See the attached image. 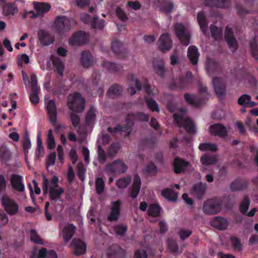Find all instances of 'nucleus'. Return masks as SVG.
<instances>
[{"instance_id": "51", "label": "nucleus", "mask_w": 258, "mask_h": 258, "mask_svg": "<svg viewBox=\"0 0 258 258\" xmlns=\"http://www.w3.org/2000/svg\"><path fill=\"white\" fill-rule=\"evenodd\" d=\"M120 147V144L118 143L112 144L107 150L108 156L109 157H113L118 153Z\"/></svg>"}, {"instance_id": "40", "label": "nucleus", "mask_w": 258, "mask_h": 258, "mask_svg": "<svg viewBox=\"0 0 258 258\" xmlns=\"http://www.w3.org/2000/svg\"><path fill=\"white\" fill-rule=\"evenodd\" d=\"M102 64L103 67L106 68L110 73H117L123 68L119 64H116L106 60L103 61Z\"/></svg>"}, {"instance_id": "42", "label": "nucleus", "mask_w": 258, "mask_h": 258, "mask_svg": "<svg viewBox=\"0 0 258 258\" xmlns=\"http://www.w3.org/2000/svg\"><path fill=\"white\" fill-rule=\"evenodd\" d=\"M11 157V153L7 146L4 144L0 147V159L3 162H8Z\"/></svg>"}, {"instance_id": "55", "label": "nucleus", "mask_w": 258, "mask_h": 258, "mask_svg": "<svg viewBox=\"0 0 258 258\" xmlns=\"http://www.w3.org/2000/svg\"><path fill=\"white\" fill-rule=\"evenodd\" d=\"M96 110L92 107H90L88 110L85 118L86 122L90 124L93 122L96 117Z\"/></svg>"}, {"instance_id": "21", "label": "nucleus", "mask_w": 258, "mask_h": 258, "mask_svg": "<svg viewBox=\"0 0 258 258\" xmlns=\"http://www.w3.org/2000/svg\"><path fill=\"white\" fill-rule=\"evenodd\" d=\"M127 79L130 82L134 83V86L130 84L127 89L128 92L131 95H133L136 93V90L141 91L142 88V85L140 81L133 74H130L127 76Z\"/></svg>"}, {"instance_id": "63", "label": "nucleus", "mask_w": 258, "mask_h": 258, "mask_svg": "<svg viewBox=\"0 0 258 258\" xmlns=\"http://www.w3.org/2000/svg\"><path fill=\"white\" fill-rule=\"evenodd\" d=\"M232 245L235 250L238 251L242 250V246L240 240L238 238L236 237H231L230 238Z\"/></svg>"}, {"instance_id": "22", "label": "nucleus", "mask_w": 258, "mask_h": 258, "mask_svg": "<svg viewBox=\"0 0 258 258\" xmlns=\"http://www.w3.org/2000/svg\"><path fill=\"white\" fill-rule=\"evenodd\" d=\"M10 181L13 188L19 192H23L24 190L25 186L22 182V176L18 174H13L11 176Z\"/></svg>"}, {"instance_id": "54", "label": "nucleus", "mask_w": 258, "mask_h": 258, "mask_svg": "<svg viewBox=\"0 0 258 258\" xmlns=\"http://www.w3.org/2000/svg\"><path fill=\"white\" fill-rule=\"evenodd\" d=\"M127 230L126 225L119 224L114 227V230L116 235L123 236L124 235Z\"/></svg>"}, {"instance_id": "24", "label": "nucleus", "mask_w": 258, "mask_h": 258, "mask_svg": "<svg viewBox=\"0 0 258 258\" xmlns=\"http://www.w3.org/2000/svg\"><path fill=\"white\" fill-rule=\"evenodd\" d=\"M80 62L85 68H88L94 63V59L91 52L88 50L82 51L80 57Z\"/></svg>"}, {"instance_id": "45", "label": "nucleus", "mask_w": 258, "mask_h": 258, "mask_svg": "<svg viewBox=\"0 0 258 258\" xmlns=\"http://www.w3.org/2000/svg\"><path fill=\"white\" fill-rule=\"evenodd\" d=\"M161 207L158 204H151L148 209V214L150 216L158 217L160 216Z\"/></svg>"}, {"instance_id": "7", "label": "nucleus", "mask_w": 258, "mask_h": 258, "mask_svg": "<svg viewBox=\"0 0 258 258\" xmlns=\"http://www.w3.org/2000/svg\"><path fill=\"white\" fill-rule=\"evenodd\" d=\"M173 118L179 127L182 126L189 134H194L196 132V126L190 118H184L183 114L175 113Z\"/></svg>"}, {"instance_id": "49", "label": "nucleus", "mask_w": 258, "mask_h": 258, "mask_svg": "<svg viewBox=\"0 0 258 258\" xmlns=\"http://www.w3.org/2000/svg\"><path fill=\"white\" fill-rule=\"evenodd\" d=\"M96 193L98 195H101L104 190L105 182L102 177H97L95 182Z\"/></svg>"}, {"instance_id": "20", "label": "nucleus", "mask_w": 258, "mask_h": 258, "mask_svg": "<svg viewBox=\"0 0 258 258\" xmlns=\"http://www.w3.org/2000/svg\"><path fill=\"white\" fill-rule=\"evenodd\" d=\"M46 109L50 122L54 125L56 122L57 111L55 103L53 100L48 101Z\"/></svg>"}, {"instance_id": "60", "label": "nucleus", "mask_w": 258, "mask_h": 258, "mask_svg": "<svg viewBox=\"0 0 258 258\" xmlns=\"http://www.w3.org/2000/svg\"><path fill=\"white\" fill-rule=\"evenodd\" d=\"M31 147V142L28 135L25 136L23 141V148L25 154V158H27L28 153V150Z\"/></svg>"}, {"instance_id": "16", "label": "nucleus", "mask_w": 258, "mask_h": 258, "mask_svg": "<svg viewBox=\"0 0 258 258\" xmlns=\"http://www.w3.org/2000/svg\"><path fill=\"white\" fill-rule=\"evenodd\" d=\"M70 246L73 250L74 254L76 256L82 255L86 251V244L79 238H74L71 242Z\"/></svg>"}, {"instance_id": "33", "label": "nucleus", "mask_w": 258, "mask_h": 258, "mask_svg": "<svg viewBox=\"0 0 258 258\" xmlns=\"http://www.w3.org/2000/svg\"><path fill=\"white\" fill-rule=\"evenodd\" d=\"M153 68L155 73L161 78H164L165 74L164 62L162 59H156L153 61Z\"/></svg>"}, {"instance_id": "8", "label": "nucleus", "mask_w": 258, "mask_h": 258, "mask_svg": "<svg viewBox=\"0 0 258 258\" xmlns=\"http://www.w3.org/2000/svg\"><path fill=\"white\" fill-rule=\"evenodd\" d=\"M192 80V75L191 72H187L185 76H180L178 78L174 79L170 85V88L171 89H183L187 87L191 83Z\"/></svg>"}, {"instance_id": "56", "label": "nucleus", "mask_w": 258, "mask_h": 258, "mask_svg": "<svg viewBox=\"0 0 258 258\" xmlns=\"http://www.w3.org/2000/svg\"><path fill=\"white\" fill-rule=\"evenodd\" d=\"M30 237L31 240L35 243L42 244L43 241L40 237L38 235L37 232L34 229H31L30 232Z\"/></svg>"}, {"instance_id": "32", "label": "nucleus", "mask_w": 258, "mask_h": 258, "mask_svg": "<svg viewBox=\"0 0 258 258\" xmlns=\"http://www.w3.org/2000/svg\"><path fill=\"white\" fill-rule=\"evenodd\" d=\"M211 225L218 230H225L228 226L227 220L221 217H216L214 218L211 222Z\"/></svg>"}, {"instance_id": "15", "label": "nucleus", "mask_w": 258, "mask_h": 258, "mask_svg": "<svg viewBox=\"0 0 258 258\" xmlns=\"http://www.w3.org/2000/svg\"><path fill=\"white\" fill-rule=\"evenodd\" d=\"M121 202L118 200L116 201L112 202L111 211L107 217V220L110 222L117 221L120 216Z\"/></svg>"}, {"instance_id": "23", "label": "nucleus", "mask_w": 258, "mask_h": 258, "mask_svg": "<svg viewBox=\"0 0 258 258\" xmlns=\"http://www.w3.org/2000/svg\"><path fill=\"white\" fill-rule=\"evenodd\" d=\"M58 178L55 175H54L50 180L44 177L42 185L43 194L45 195L48 193V187H49V188L58 187Z\"/></svg>"}, {"instance_id": "4", "label": "nucleus", "mask_w": 258, "mask_h": 258, "mask_svg": "<svg viewBox=\"0 0 258 258\" xmlns=\"http://www.w3.org/2000/svg\"><path fill=\"white\" fill-rule=\"evenodd\" d=\"M127 169V166L121 159H116L107 163L104 170L108 175H116L124 173Z\"/></svg>"}, {"instance_id": "31", "label": "nucleus", "mask_w": 258, "mask_h": 258, "mask_svg": "<svg viewBox=\"0 0 258 258\" xmlns=\"http://www.w3.org/2000/svg\"><path fill=\"white\" fill-rule=\"evenodd\" d=\"M3 10L6 16H14L18 12V8L15 3H5L3 7Z\"/></svg>"}, {"instance_id": "35", "label": "nucleus", "mask_w": 258, "mask_h": 258, "mask_svg": "<svg viewBox=\"0 0 258 258\" xmlns=\"http://www.w3.org/2000/svg\"><path fill=\"white\" fill-rule=\"evenodd\" d=\"M206 188V184L202 182H199L195 184L192 187V192L196 197L199 199H202L204 196Z\"/></svg>"}, {"instance_id": "46", "label": "nucleus", "mask_w": 258, "mask_h": 258, "mask_svg": "<svg viewBox=\"0 0 258 258\" xmlns=\"http://www.w3.org/2000/svg\"><path fill=\"white\" fill-rule=\"evenodd\" d=\"M52 63L55 68L56 72L59 75V76H62L63 75L64 68L63 63L58 57H54L52 59Z\"/></svg>"}, {"instance_id": "48", "label": "nucleus", "mask_w": 258, "mask_h": 258, "mask_svg": "<svg viewBox=\"0 0 258 258\" xmlns=\"http://www.w3.org/2000/svg\"><path fill=\"white\" fill-rule=\"evenodd\" d=\"M131 179V176L120 178L117 180L116 185L119 188H125L130 184Z\"/></svg>"}, {"instance_id": "58", "label": "nucleus", "mask_w": 258, "mask_h": 258, "mask_svg": "<svg viewBox=\"0 0 258 258\" xmlns=\"http://www.w3.org/2000/svg\"><path fill=\"white\" fill-rule=\"evenodd\" d=\"M117 20L115 22L116 26L119 31H121L125 29L124 23L128 20V17H117Z\"/></svg>"}, {"instance_id": "25", "label": "nucleus", "mask_w": 258, "mask_h": 258, "mask_svg": "<svg viewBox=\"0 0 258 258\" xmlns=\"http://www.w3.org/2000/svg\"><path fill=\"white\" fill-rule=\"evenodd\" d=\"M107 256L108 258H124L125 256V251L119 246L114 245L109 248Z\"/></svg>"}, {"instance_id": "13", "label": "nucleus", "mask_w": 258, "mask_h": 258, "mask_svg": "<svg viewBox=\"0 0 258 258\" xmlns=\"http://www.w3.org/2000/svg\"><path fill=\"white\" fill-rule=\"evenodd\" d=\"M190 165L189 162L179 157H176L172 162L173 170L177 174L184 172Z\"/></svg>"}, {"instance_id": "36", "label": "nucleus", "mask_w": 258, "mask_h": 258, "mask_svg": "<svg viewBox=\"0 0 258 258\" xmlns=\"http://www.w3.org/2000/svg\"><path fill=\"white\" fill-rule=\"evenodd\" d=\"M64 191V189L60 186L56 188H50L49 191V198L51 200L56 202L60 198Z\"/></svg>"}, {"instance_id": "52", "label": "nucleus", "mask_w": 258, "mask_h": 258, "mask_svg": "<svg viewBox=\"0 0 258 258\" xmlns=\"http://www.w3.org/2000/svg\"><path fill=\"white\" fill-rule=\"evenodd\" d=\"M199 149L201 151H211L214 152L217 150V147L215 144L205 143L200 144Z\"/></svg>"}, {"instance_id": "38", "label": "nucleus", "mask_w": 258, "mask_h": 258, "mask_svg": "<svg viewBox=\"0 0 258 258\" xmlns=\"http://www.w3.org/2000/svg\"><path fill=\"white\" fill-rule=\"evenodd\" d=\"M34 8L38 14H43L48 12L50 9V5L43 2H34Z\"/></svg>"}, {"instance_id": "9", "label": "nucleus", "mask_w": 258, "mask_h": 258, "mask_svg": "<svg viewBox=\"0 0 258 258\" xmlns=\"http://www.w3.org/2000/svg\"><path fill=\"white\" fill-rule=\"evenodd\" d=\"M224 39L229 49L235 52L238 48V42L236 39L232 29L226 26L224 32Z\"/></svg>"}, {"instance_id": "47", "label": "nucleus", "mask_w": 258, "mask_h": 258, "mask_svg": "<svg viewBox=\"0 0 258 258\" xmlns=\"http://www.w3.org/2000/svg\"><path fill=\"white\" fill-rule=\"evenodd\" d=\"M201 162L205 165L214 164L217 162V158L214 155L205 154L201 157Z\"/></svg>"}, {"instance_id": "14", "label": "nucleus", "mask_w": 258, "mask_h": 258, "mask_svg": "<svg viewBox=\"0 0 258 258\" xmlns=\"http://www.w3.org/2000/svg\"><path fill=\"white\" fill-rule=\"evenodd\" d=\"M89 36L88 33L79 31L74 33L69 39V43L72 45H81L87 43Z\"/></svg>"}, {"instance_id": "59", "label": "nucleus", "mask_w": 258, "mask_h": 258, "mask_svg": "<svg viewBox=\"0 0 258 258\" xmlns=\"http://www.w3.org/2000/svg\"><path fill=\"white\" fill-rule=\"evenodd\" d=\"M210 31L212 37L215 40H218L221 37L222 31L221 29L215 25L211 26Z\"/></svg>"}, {"instance_id": "10", "label": "nucleus", "mask_w": 258, "mask_h": 258, "mask_svg": "<svg viewBox=\"0 0 258 258\" xmlns=\"http://www.w3.org/2000/svg\"><path fill=\"white\" fill-rule=\"evenodd\" d=\"M2 204L6 212L10 215H15L17 214L19 205L14 200L8 196H4L2 198Z\"/></svg>"}, {"instance_id": "37", "label": "nucleus", "mask_w": 258, "mask_h": 258, "mask_svg": "<svg viewBox=\"0 0 258 258\" xmlns=\"http://www.w3.org/2000/svg\"><path fill=\"white\" fill-rule=\"evenodd\" d=\"M184 98L187 103L194 107H199L201 105V100L195 95L185 93Z\"/></svg>"}, {"instance_id": "62", "label": "nucleus", "mask_w": 258, "mask_h": 258, "mask_svg": "<svg viewBox=\"0 0 258 258\" xmlns=\"http://www.w3.org/2000/svg\"><path fill=\"white\" fill-rule=\"evenodd\" d=\"M168 248L172 252H176L178 250V245L177 242L172 239L168 238L167 239Z\"/></svg>"}, {"instance_id": "41", "label": "nucleus", "mask_w": 258, "mask_h": 258, "mask_svg": "<svg viewBox=\"0 0 258 258\" xmlns=\"http://www.w3.org/2000/svg\"><path fill=\"white\" fill-rule=\"evenodd\" d=\"M122 92V88L121 86L118 84H114L110 87L109 88L107 94L110 98H114L118 96Z\"/></svg>"}, {"instance_id": "61", "label": "nucleus", "mask_w": 258, "mask_h": 258, "mask_svg": "<svg viewBox=\"0 0 258 258\" xmlns=\"http://www.w3.org/2000/svg\"><path fill=\"white\" fill-rule=\"evenodd\" d=\"M97 152L99 162L101 164H104L107 160V157L104 150L100 145L98 146Z\"/></svg>"}, {"instance_id": "6", "label": "nucleus", "mask_w": 258, "mask_h": 258, "mask_svg": "<svg viewBox=\"0 0 258 258\" xmlns=\"http://www.w3.org/2000/svg\"><path fill=\"white\" fill-rule=\"evenodd\" d=\"M173 28L175 35L181 43L185 46L188 45L191 37L189 31L182 24L179 23L174 24Z\"/></svg>"}, {"instance_id": "5", "label": "nucleus", "mask_w": 258, "mask_h": 258, "mask_svg": "<svg viewBox=\"0 0 258 258\" xmlns=\"http://www.w3.org/2000/svg\"><path fill=\"white\" fill-rule=\"evenodd\" d=\"M76 24L77 21L74 17H56L53 27L57 32L61 33L70 30Z\"/></svg>"}, {"instance_id": "57", "label": "nucleus", "mask_w": 258, "mask_h": 258, "mask_svg": "<svg viewBox=\"0 0 258 258\" xmlns=\"http://www.w3.org/2000/svg\"><path fill=\"white\" fill-rule=\"evenodd\" d=\"M197 20L202 31L206 35L208 27V21L206 17H197Z\"/></svg>"}, {"instance_id": "11", "label": "nucleus", "mask_w": 258, "mask_h": 258, "mask_svg": "<svg viewBox=\"0 0 258 258\" xmlns=\"http://www.w3.org/2000/svg\"><path fill=\"white\" fill-rule=\"evenodd\" d=\"M37 37L40 43L44 46L51 45L55 41L54 36L45 29H39L37 31Z\"/></svg>"}, {"instance_id": "28", "label": "nucleus", "mask_w": 258, "mask_h": 258, "mask_svg": "<svg viewBox=\"0 0 258 258\" xmlns=\"http://www.w3.org/2000/svg\"><path fill=\"white\" fill-rule=\"evenodd\" d=\"M205 5L210 7L227 8L230 6L229 0H205Z\"/></svg>"}, {"instance_id": "19", "label": "nucleus", "mask_w": 258, "mask_h": 258, "mask_svg": "<svg viewBox=\"0 0 258 258\" xmlns=\"http://www.w3.org/2000/svg\"><path fill=\"white\" fill-rule=\"evenodd\" d=\"M99 17H81V21L86 24H90L93 29H102L104 26L105 21L103 19H99Z\"/></svg>"}, {"instance_id": "18", "label": "nucleus", "mask_w": 258, "mask_h": 258, "mask_svg": "<svg viewBox=\"0 0 258 258\" xmlns=\"http://www.w3.org/2000/svg\"><path fill=\"white\" fill-rule=\"evenodd\" d=\"M111 49L119 58H124L127 56V52L123 48L122 43L117 39L112 42Z\"/></svg>"}, {"instance_id": "43", "label": "nucleus", "mask_w": 258, "mask_h": 258, "mask_svg": "<svg viewBox=\"0 0 258 258\" xmlns=\"http://www.w3.org/2000/svg\"><path fill=\"white\" fill-rule=\"evenodd\" d=\"M144 100L147 106L150 110L152 112H159L160 109L158 104L154 99L148 96H144Z\"/></svg>"}, {"instance_id": "17", "label": "nucleus", "mask_w": 258, "mask_h": 258, "mask_svg": "<svg viewBox=\"0 0 258 258\" xmlns=\"http://www.w3.org/2000/svg\"><path fill=\"white\" fill-rule=\"evenodd\" d=\"M158 47L161 51L165 52L171 49L172 45V40L168 33L162 34L159 39Z\"/></svg>"}, {"instance_id": "34", "label": "nucleus", "mask_w": 258, "mask_h": 258, "mask_svg": "<svg viewBox=\"0 0 258 258\" xmlns=\"http://www.w3.org/2000/svg\"><path fill=\"white\" fill-rule=\"evenodd\" d=\"M157 171V167L152 161L146 164L142 169L143 173L147 176H154L156 174Z\"/></svg>"}, {"instance_id": "12", "label": "nucleus", "mask_w": 258, "mask_h": 258, "mask_svg": "<svg viewBox=\"0 0 258 258\" xmlns=\"http://www.w3.org/2000/svg\"><path fill=\"white\" fill-rule=\"evenodd\" d=\"M212 84L217 96L219 98H223L226 94L225 81L221 78L216 77L213 78Z\"/></svg>"}, {"instance_id": "30", "label": "nucleus", "mask_w": 258, "mask_h": 258, "mask_svg": "<svg viewBox=\"0 0 258 258\" xmlns=\"http://www.w3.org/2000/svg\"><path fill=\"white\" fill-rule=\"evenodd\" d=\"M199 55L200 53L196 46L191 45L188 48L187 56L192 65L198 63Z\"/></svg>"}, {"instance_id": "29", "label": "nucleus", "mask_w": 258, "mask_h": 258, "mask_svg": "<svg viewBox=\"0 0 258 258\" xmlns=\"http://www.w3.org/2000/svg\"><path fill=\"white\" fill-rule=\"evenodd\" d=\"M76 227L73 224L66 225L62 229V237L66 243H68L74 236Z\"/></svg>"}, {"instance_id": "39", "label": "nucleus", "mask_w": 258, "mask_h": 258, "mask_svg": "<svg viewBox=\"0 0 258 258\" xmlns=\"http://www.w3.org/2000/svg\"><path fill=\"white\" fill-rule=\"evenodd\" d=\"M38 258H57L56 252L53 250L47 251L46 248L42 247L37 254Z\"/></svg>"}, {"instance_id": "44", "label": "nucleus", "mask_w": 258, "mask_h": 258, "mask_svg": "<svg viewBox=\"0 0 258 258\" xmlns=\"http://www.w3.org/2000/svg\"><path fill=\"white\" fill-rule=\"evenodd\" d=\"M161 195L169 201L175 202L177 198V194L170 188H165L161 191Z\"/></svg>"}, {"instance_id": "64", "label": "nucleus", "mask_w": 258, "mask_h": 258, "mask_svg": "<svg viewBox=\"0 0 258 258\" xmlns=\"http://www.w3.org/2000/svg\"><path fill=\"white\" fill-rule=\"evenodd\" d=\"M173 4L170 2H165L161 6L160 9L166 14L170 13L173 9Z\"/></svg>"}, {"instance_id": "3", "label": "nucleus", "mask_w": 258, "mask_h": 258, "mask_svg": "<svg viewBox=\"0 0 258 258\" xmlns=\"http://www.w3.org/2000/svg\"><path fill=\"white\" fill-rule=\"evenodd\" d=\"M85 100L82 95L75 92L68 97L67 105L69 109L74 112H81L84 110Z\"/></svg>"}, {"instance_id": "26", "label": "nucleus", "mask_w": 258, "mask_h": 258, "mask_svg": "<svg viewBox=\"0 0 258 258\" xmlns=\"http://www.w3.org/2000/svg\"><path fill=\"white\" fill-rule=\"evenodd\" d=\"M248 184L247 180L238 178L231 183L230 187L233 191L242 190L246 189Z\"/></svg>"}, {"instance_id": "2", "label": "nucleus", "mask_w": 258, "mask_h": 258, "mask_svg": "<svg viewBox=\"0 0 258 258\" xmlns=\"http://www.w3.org/2000/svg\"><path fill=\"white\" fill-rule=\"evenodd\" d=\"M234 199L233 196L228 195L224 197L223 199H211L205 201L203 205V211L207 215H215L219 213L222 208L223 204L227 208H231L233 205V203L225 204L226 201H228L231 198Z\"/></svg>"}, {"instance_id": "1", "label": "nucleus", "mask_w": 258, "mask_h": 258, "mask_svg": "<svg viewBox=\"0 0 258 258\" xmlns=\"http://www.w3.org/2000/svg\"><path fill=\"white\" fill-rule=\"evenodd\" d=\"M149 115L143 112L138 111L128 113L125 119V123L123 125L118 124L115 127H109L107 131L109 133L125 132V137L130 135L134 123L130 120L132 119L135 121L141 122H148Z\"/></svg>"}, {"instance_id": "50", "label": "nucleus", "mask_w": 258, "mask_h": 258, "mask_svg": "<svg viewBox=\"0 0 258 258\" xmlns=\"http://www.w3.org/2000/svg\"><path fill=\"white\" fill-rule=\"evenodd\" d=\"M250 204V201L247 196H244L242 203L239 206V210L243 215L247 213Z\"/></svg>"}, {"instance_id": "27", "label": "nucleus", "mask_w": 258, "mask_h": 258, "mask_svg": "<svg viewBox=\"0 0 258 258\" xmlns=\"http://www.w3.org/2000/svg\"><path fill=\"white\" fill-rule=\"evenodd\" d=\"M210 131L212 135L224 138L227 135L226 128L221 124H214L210 126Z\"/></svg>"}, {"instance_id": "53", "label": "nucleus", "mask_w": 258, "mask_h": 258, "mask_svg": "<svg viewBox=\"0 0 258 258\" xmlns=\"http://www.w3.org/2000/svg\"><path fill=\"white\" fill-rule=\"evenodd\" d=\"M249 47L252 56L258 60V44L255 38L250 42Z\"/></svg>"}]
</instances>
